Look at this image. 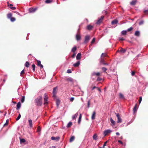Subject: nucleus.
Masks as SVG:
<instances>
[{
  "mask_svg": "<svg viewBox=\"0 0 148 148\" xmlns=\"http://www.w3.org/2000/svg\"><path fill=\"white\" fill-rule=\"evenodd\" d=\"M21 117V115L20 114H19L18 116L16 119V120L18 121V120H19V119Z\"/></svg>",
  "mask_w": 148,
  "mask_h": 148,
  "instance_id": "obj_47",
  "label": "nucleus"
},
{
  "mask_svg": "<svg viewBox=\"0 0 148 148\" xmlns=\"http://www.w3.org/2000/svg\"><path fill=\"white\" fill-rule=\"evenodd\" d=\"M95 38H94L92 39V41H91V44H92V43H94L95 42Z\"/></svg>",
  "mask_w": 148,
  "mask_h": 148,
  "instance_id": "obj_51",
  "label": "nucleus"
},
{
  "mask_svg": "<svg viewBox=\"0 0 148 148\" xmlns=\"http://www.w3.org/2000/svg\"><path fill=\"white\" fill-rule=\"evenodd\" d=\"M118 22V21L117 20L115 19L112 21L111 23L112 25L116 24Z\"/></svg>",
  "mask_w": 148,
  "mask_h": 148,
  "instance_id": "obj_20",
  "label": "nucleus"
},
{
  "mask_svg": "<svg viewBox=\"0 0 148 148\" xmlns=\"http://www.w3.org/2000/svg\"><path fill=\"white\" fill-rule=\"evenodd\" d=\"M144 23V21H140L139 23V25H142Z\"/></svg>",
  "mask_w": 148,
  "mask_h": 148,
  "instance_id": "obj_53",
  "label": "nucleus"
},
{
  "mask_svg": "<svg viewBox=\"0 0 148 148\" xmlns=\"http://www.w3.org/2000/svg\"><path fill=\"white\" fill-rule=\"evenodd\" d=\"M8 122H9V120L7 119L6 121V123L4 124L3 126L4 127L5 126L7 125L8 124Z\"/></svg>",
  "mask_w": 148,
  "mask_h": 148,
  "instance_id": "obj_40",
  "label": "nucleus"
},
{
  "mask_svg": "<svg viewBox=\"0 0 148 148\" xmlns=\"http://www.w3.org/2000/svg\"><path fill=\"white\" fill-rule=\"evenodd\" d=\"M60 101L59 100L57 99L56 101V103L57 107L58 106L60 103Z\"/></svg>",
  "mask_w": 148,
  "mask_h": 148,
  "instance_id": "obj_34",
  "label": "nucleus"
},
{
  "mask_svg": "<svg viewBox=\"0 0 148 148\" xmlns=\"http://www.w3.org/2000/svg\"><path fill=\"white\" fill-rule=\"evenodd\" d=\"M72 123L71 122H69L67 125V127L68 128L70 127L72 125Z\"/></svg>",
  "mask_w": 148,
  "mask_h": 148,
  "instance_id": "obj_31",
  "label": "nucleus"
},
{
  "mask_svg": "<svg viewBox=\"0 0 148 148\" xmlns=\"http://www.w3.org/2000/svg\"><path fill=\"white\" fill-rule=\"evenodd\" d=\"M25 97L24 96H22L21 99V101L22 103H23L25 101Z\"/></svg>",
  "mask_w": 148,
  "mask_h": 148,
  "instance_id": "obj_46",
  "label": "nucleus"
},
{
  "mask_svg": "<svg viewBox=\"0 0 148 148\" xmlns=\"http://www.w3.org/2000/svg\"><path fill=\"white\" fill-rule=\"evenodd\" d=\"M76 38L77 41H79L81 39V36L79 34L77 33V34L76 36Z\"/></svg>",
  "mask_w": 148,
  "mask_h": 148,
  "instance_id": "obj_11",
  "label": "nucleus"
},
{
  "mask_svg": "<svg viewBox=\"0 0 148 148\" xmlns=\"http://www.w3.org/2000/svg\"><path fill=\"white\" fill-rule=\"evenodd\" d=\"M36 61L37 62L38 66H39L41 64V62L40 60H36Z\"/></svg>",
  "mask_w": 148,
  "mask_h": 148,
  "instance_id": "obj_42",
  "label": "nucleus"
},
{
  "mask_svg": "<svg viewBox=\"0 0 148 148\" xmlns=\"http://www.w3.org/2000/svg\"><path fill=\"white\" fill-rule=\"evenodd\" d=\"M60 138L59 136H57L56 137L52 136L51 137V139L52 140H54L56 141H59Z\"/></svg>",
  "mask_w": 148,
  "mask_h": 148,
  "instance_id": "obj_8",
  "label": "nucleus"
},
{
  "mask_svg": "<svg viewBox=\"0 0 148 148\" xmlns=\"http://www.w3.org/2000/svg\"><path fill=\"white\" fill-rule=\"evenodd\" d=\"M77 115H78L77 113L75 114L74 115H73L72 116V119H75L77 117Z\"/></svg>",
  "mask_w": 148,
  "mask_h": 148,
  "instance_id": "obj_37",
  "label": "nucleus"
},
{
  "mask_svg": "<svg viewBox=\"0 0 148 148\" xmlns=\"http://www.w3.org/2000/svg\"><path fill=\"white\" fill-rule=\"evenodd\" d=\"M101 69L103 72L106 73V70H107L106 68L103 67L101 68Z\"/></svg>",
  "mask_w": 148,
  "mask_h": 148,
  "instance_id": "obj_33",
  "label": "nucleus"
},
{
  "mask_svg": "<svg viewBox=\"0 0 148 148\" xmlns=\"http://www.w3.org/2000/svg\"><path fill=\"white\" fill-rule=\"evenodd\" d=\"M96 112L95 111L93 112L91 116V119L92 120H94L95 118Z\"/></svg>",
  "mask_w": 148,
  "mask_h": 148,
  "instance_id": "obj_9",
  "label": "nucleus"
},
{
  "mask_svg": "<svg viewBox=\"0 0 148 148\" xmlns=\"http://www.w3.org/2000/svg\"><path fill=\"white\" fill-rule=\"evenodd\" d=\"M57 87H54L53 88V97H55L57 93Z\"/></svg>",
  "mask_w": 148,
  "mask_h": 148,
  "instance_id": "obj_10",
  "label": "nucleus"
},
{
  "mask_svg": "<svg viewBox=\"0 0 148 148\" xmlns=\"http://www.w3.org/2000/svg\"><path fill=\"white\" fill-rule=\"evenodd\" d=\"M90 101L89 100L88 102V103H87V107L88 108H89V107H90Z\"/></svg>",
  "mask_w": 148,
  "mask_h": 148,
  "instance_id": "obj_54",
  "label": "nucleus"
},
{
  "mask_svg": "<svg viewBox=\"0 0 148 148\" xmlns=\"http://www.w3.org/2000/svg\"><path fill=\"white\" fill-rule=\"evenodd\" d=\"M38 66L40 67V69H41L43 68V66L41 64H40V65Z\"/></svg>",
  "mask_w": 148,
  "mask_h": 148,
  "instance_id": "obj_62",
  "label": "nucleus"
},
{
  "mask_svg": "<svg viewBox=\"0 0 148 148\" xmlns=\"http://www.w3.org/2000/svg\"><path fill=\"white\" fill-rule=\"evenodd\" d=\"M127 31L126 30L122 31L121 32V34L123 35H126L127 33Z\"/></svg>",
  "mask_w": 148,
  "mask_h": 148,
  "instance_id": "obj_28",
  "label": "nucleus"
},
{
  "mask_svg": "<svg viewBox=\"0 0 148 148\" xmlns=\"http://www.w3.org/2000/svg\"><path fill=\"white\" fill-rule=\"evenodd\" d=\"M28 122L29 123V126L31 127H32V120L31 119H30L28 120Z\"/></svg>",
  "mask_w": 148,
  "mask_h": 148,
  "instance_id": "obj_17",
  "label": "nucleus"
},
{
  "mask_svg": "<svg viewBox=\"0 0 148 148\" xmlns=\"http://www.w3.org/2000/svg\"><path fill=\"white\" fill-rule=\"evenodd\" d=\"M29 62H26L25 63V66L27 67H29Z\"/></svg>",
  "mask_w": 148,
  "mask_h": 148,
  "instance_id": "obj_36",
  "label": "nucleus"
},
{
  "mask_svg": "<svg viewBox=\"0 0 148 148\" xmlns=\"http://www.w3.org/2000/svg\"><path fill=\"white\" fill-rule=\"evenodd\" d=\"M75 55H76V54L74 53L72 55V57L73 58H74L75 56Z\"/></svg>",
  "mask_w": 148,
  "mask_h": 148,
  "instance_id": "obj_61",
  "label": "nucleus"
},
{
  "mask_svg": "<svg viewBox=\"0 0 148 148\" xmlns=\"http://www.w3.org/2000/svg\"><path fill=\"white\" fill-rule=\"evenodd\" d=\"M12 14L11 13H9L7 15V17L9 18H10L12 17Z\"/></svg>",
  "mask_w": 148,
  "mask_h": 148,
  "instance_id": "obj_35",
  "label": "nucleus"
},
{
  "mask_svg": "<svg viewBox=\"0 0 148 148\" xmlns=\"http://www.w3.org/2000/svg\"><path fill=\"white\" fill-rule=\"evenodd\" d=\"M112 131L110 130H105L103 132V134L105 136H106L108 134L110 133Z\"/></svg>",
  "mask_w": 148,
  "mask_h": 148,
  "instance_id": "obj_6",
  "label": "nucleus"
},
{
  "mask_svg": "<svg viewBox=\"0 0 148 148\" xmlns=\"http://www.w3.org/2000/svg\"><path fill=\"white\" fill-rule=\"evenodd\" d=\"M32 68H33V70L34 71H35V65L34 64H33L32 65Z\"/></svg>",
  "mask_w": 148,
  "mask_h": 148,
  "instance_id": "obj_49",
  "label": "nucleus"
},
{
  "mask_svg": "<svg viewBox=\"0 0 148 148\" xmlns=\"http://www.w3.org/2000/svg\"><path fill=\"white\" fill-rule=\"evenodd\" d=\"M115 114H116V115L117 118L118 120H117V123H121L122 121L120 117V116L119 114V113L116 114L115 113Z\"/></svg>",
  "mask_w": 148,
  "mask_h": 148,
  "instance_id": "obj_5",
  "label": "nucleus"
},
{
  "mask_svg": "<svg viewBox=\"0 0 148 148\" xmlns=\"http://www.w3.org/2000/svg\"><path fill=\"white\" fill-rule=\"evenodd\" d=\"M41 131V128L40 126H38L37 128V132H40Z\"/></svg>",
  "mask_w": 148,
  "mask_h": 148,
  "instance_id": "obj_43",
  "label": "nucleus"
},
{
  "mask_svg": "<svg viewBox=\"0 0 148 148\" xmlns=\"http://www.w3.org/2000/svg\"><path fill=\"white\" fill-rule=\"evenodd\" d=\"M93 138L95 140L97 139V136L96 134H95L93 136Z\"/></svg>",
  "mask_w": 148,
  "mask_h": 148,
  "instance_id": "obj_22",
  "label": "nucleus"
},
{
  "mask_svg": "<svg viewBox=\"0 0 148 148\" xmlns=\"http://www.w3.org/2000/svg\"><path fill=\"white\" fill-rule=\"evenodd\" d=\"M90 39V36L88 35L86 36L85 37L84 42L85 43H88Z\"/></svg>",
  "mask_w": 148,
  "mask_h": 148,
  "instance_id": "obj_4",
  "label": "nucleus"
},
{
  "mask_svg": "<svg viewBox=\"0 0 148 148\" xmlns=\"http://www.w3.org/2000/svg\"><path fill=\"white\" fill-rule=\"evenodd\" d=\"M93 75H96L97 76H99L100 75V73L99 72H97V73H93L92 74Z\"/></svg>",
  "mask_w": 148,
  "mask_h": 148,
  "instance_id": "obj_30",
  "label": "nucleus"
},
{
  "mask_svg": "<svg viewBox=\"0 0 148 148\" xmlns=\"http://www.w3.org/2000/svg\"><path fill=\"white\" fill-rule=\"evenodd\" d=\"M9 7L12 10H14L16 9V8L15 7Z\"/></svg>",
  "mask_w": 148,
  "mask_h": 148,
  "instance_id": "obj_59",
  "label": "nucleus"
},
{
  "mask_svg": "<svg viewBox=\"0 0 148 148\" xmlns=\"http://www.w3.org/2000/svg\"><path fill=\"white\" fill-rule=\"evenodd\" d=\"M119 51L122 53H125L126 51V50L121 48Z\"/></svg>",
  "mask_w": 148,
  "mask_h": 148,
  "instance_id": "obj_23",
  "label": "nucleus"
},
{
  "mask_svg": "<svg viewBox=\"0 0 148 148\" xmlns=\"http://www.w3.org/2000/svg\"><path fill=\"white\" fill-rule=\"evenodd\" d=\"M37 9L36 8H29V12L30 13L34 12Z\"/></svg>",
  "mask_w": 148,
  "mask_h": 148,
  "instance_id": "obj_12",
  "label": "nucleus"
},
{
  "mask_svg": "<svg viewBox=\"0 0 148 148\" xmlns=\"http://www.w3.org/2000/svg\"><path fill=\"white\" fill-rule=\"evenodd\" d=\"M75 137L74 136L71 137L70 139V142H73L75 139Z\"/></svg>",
  "mask_w": 148,
  "mask_h": 148,
  "instance_id": "obj_25",
  "label": "nucleus"
},
{
  "mask_svg": "<svg viewBox=\"0 0 148 148\" xmlns=\"http://www.w3.org/2000/svg\"><path fill=\"white\" fill-rule=\"evenodd\" d=\"M20 141L21 143H23L25 142V139L22 138L20 139Z\"/></svg>",
  "mask_w": 148,
  "mask_h": 148,
  "instance_id": "obj_39",
  "label": "nucleus"
},
{
  "mask_svg": "<svg viewBox=\"0 0 148 148\" xmlns=\"http://www.w3.org/2000/svg\"><path fill=\"white\" fill-rule=\"evenodd\" d=\"M81 53H78L76 56V59L77 60H80L81 59Z\"/></svg>",
  "mask_w": 148,
  "mask_h": 148,
  "instance_id": "obj_15",
  "label": "nucleus"
},
{
  "mask_svg": "<svg viewBox=\"0 0 148 148\" xmlns=\"http://www.w3.org/2000/svg\"><path fill=\"white\" fill-rule=\"evenodd\" d=\"M124 40H125V39H124L123 38H119V41H123Z\"/></svg>",
  "mask_w": 148,
  "mask_h": 148,
  "instance_id": "obj_52",
  "label": "nucleus"
},
{
  "mask_svg": "<svg viewBox=\"0 0 148 148\" xmlns=\"http://www.w3.org/2000/svg\"><path fill=\"white\" fill-rule=\"evenodd\" d=\"M25 73L24 69H23L21 72L20 75L21 76H22V75Z\"/></svg>",
  "mask_w": 148,
  "mask_h": 148,
  "instance_id": "obj_41",
  "label": "nucleus"
},
{
  "mask_svg": "<svg viewBox=\"0 0 148 148\" xmlns=\"http://www.w3.org/2000/svg\"><path fill=\"white\" fill-rule=\"evenodd\" d=\"M136 1H132V2H130V4L132 5H134L136 4Z\"/></svg>",
  "mask_w": 148,
  "mask_h": 148,
  "instance_id": "obj_27",
  "label": "nucleus"
},
{
  "mask_svg": "<svg viewBox=\"0 0 148 148\" xmlns=\"http://www.w3.org/2000/svg\"><path fill=\"white\" fill-rule=\"evenodd\" d=\"M104 18V16H102L100 18L98 19L96 22V23L97 24H99L102 22V20Z\"/></svg>",
  "mask_w": 148,
  "mask_h": 148,
  "instance_id": "obj_7",
  "label": "nucleus"
},
{
  "mask_svg": "<svg viewBox=\"0 0 148 148\" xmlns=\"http://www.w3.org/2000/svg\"><path fill=\"white\" fill-rule=\"evenodd\" d=\"M119 98L121 99H124V96L121 93L119 94Z\"/></svg>",
  "mask_w": 148,
  "mask_h": 148,
  "instance_id": "obj_32",
  "label": "nucleus"
},
{
  "mask_svg": "<svg viewBox=\"0 0 148 148\" xmlns=\"http://www.w3.org/2000/svg\"><path fill=\"white\" fill-rule=\"evenodd\" d=\"M142 98L141 97H139V104H140L141 101H142Z\"/></svg>",
  "mask_w": 148,
  "mask_h": 148,
  "instance_id": "obj_55",
  "label": "nucleus"
},
{
  "mask_svg": "<svg viewBox=\"0 0 148 148\" xmlns=\"http://www.w3.org/2000/svg\"><path fill=\"white\" fill-rule=\"evenodd\" d=\"M107 54L106 53H102L101 56V58H103L104 57L107 56Z\"/></svg>",
  "mask_w": 148,
  "mask_h": 148,
  "instance_id": "obj_26",
  "label": "nucleus"
},
{
  "mask_svg": "<svg viewBox=\"0 0 148 148\" xmlns=\"http://www.w3.org/2000/svg\"><path fill=\"white\" fill-rule=\"evenodd\" d=\"M118 142L120 143L121 144H123V143L122 141L120 140H119L118 141Z\"/></svg>",
  "mask_w": 148,
  "mask_h": 148,
  "instance_id": "obj_64",
  "label": "nucleus"
},
{
  "mask_svg": "<svg viewBox=\"0 0 148 148\" xmlns=\"http://www.w3.org/2000/svg\"><path fill=\"white\" fill-rule=\"evenodd\" d=\"M82 118V115L81 114H80L79 116V119L78 121V123L79 124L80 123L81 119Z\"/></svg>",
  "mask_w": 148,
  "mask_h": 148,
  "instance_id": "obj_29",
  "label": "nucleus"
},
{
  "mask_svg": "<svg viewBox=\"0 0 148 148\" xmlns=\"http://www.w3.org/2000/svg\"><path fill=\"white\" fill-rule=\"evenodd\" d=\"M16 106V109L17 110H18L21 107V103L20 102H19L17 103Z\"/></svg>",
  "mask_w": 148,
  "mask_h": 148,
  "instance_id": "obj_18",
  "label": "nucleus"
},
{
  "mask_svg": "<svg viewBox=\"0 0 148 148\" xmlns=\"http://www.w3.org/2000/svg\"><path fill=\"white\" fill-rule=\"evenodd\" d=\"M134 35L137 36L138 37L140 35V32L139 31H136L134 34Z\"/></svg>",
  "mask_w": 148,
  "mask_h": 148,
  "instance_id": "obj_19",
  "label": "nucleus"
},
{
  "mask_svg": "<svg viewBox=\"0 0 148 148\" xmlns=\"http://www.w3.org/2000/svg\"><path fill=\"white\" fill-rule=\"evenodd\" d=\"M77 49V47L76 46H75L72 49L71 51L73 52V53H75V51H76Z\"/></svg>",
  "mask_w": 148,
  "mask_h": 148,
  "instance_id": "obj_24",
  "label": "nucleus"
},
{
  "mask_svg": "<svg viewBox=\"0 0 148 148\" xmlns=\"http://www.w3.org/2000/svg\"><path fill=\"white\" fill-rule=\"evenodd\" d=\"M80 64V62L78 61L77 63H75L73 64L74 66L75 67H77L79 66Z\"/></svg>",
  "mask_w": 148,
  "mask_h": 148,
  "instance_id": "obj_16",
  "label": "nucleus"
},
{
  "mask_svg": "<svg viewBox=\"0 0 148 148\" xmlns=\"http://www.w3.org/2000/svg\"><path fill=\"white\" fill-rule=\"evenodd\" d=\"M52 2V0H46L45 1V3H50Z\"/></svg>",
  "mask_w": 148,
  "mask_h": 148,
  "instance_id": "obj_38",
  "label": "nucleus"
},
{
  "mask_svg": "<svg viewBox=\"0 0 148 148\" xmlns=\"http://www.w3.org/2000/svg\"><path fill=\"white\" fill-rule=\"evenodd\" d=\"M93 26L91 25H88L86 27V29L87 30H92L93 28Z\"/></svg>",
  "mask_w": 148,
  "mask_h": 148,
  "instance_id": "obj_13",
  "label": "nucleus"
},
{
  "mask_svg": "<svg viewBox=\"0 0 148 148\" xmlns=\"http://www.w3.org/2000/svg\"><path fill=\"white\" fill-rule=\"evenodd\" d=\"M8 5L9 6H10V7H12V6H13V5L12 4H9V3H8Z\"/></svg>",
  "mask_w": 148,
  "mask_h": 148,
  "instance_id": "obj_63",
  "label": "nucleus"
},
{
  "mask_svg": "<svg viewBox=\"0 0 148 148\" xmlns=\"http://www.w3.org/2000/svg\"><path fill=\"white\" fill-rule=\"evenodd\" d=\"M131 74H132V76H134L135 75V72L134 71H132Z\"/></svg>",
  "mask_w": 148,
  "mask_h": 148,
  "instance_id": "obj_60",
  "label": "nucleus"
},
{
  "mask_svg": "<svg viewBox=\"0 0 148 148\" xmlns=\"http://www.w3.org/2000/svg\"><path fill=\"white\" fill-rule=\"evenodd\" d=\"M67 72L69 73H71V70L68 69L67 70Z\"/></svg>",
  "mask_w": 148,
  "mask_h": 148,
  "instance_id": "obj_56",
  "label": "nucleus"
},
{
  "mask_svg": "<svg viewBox=\"0 0 148 148\" xmlns=\"http://www.w3.org/2000/svg\"><path fill=\"white\" fill-rule=\"evenodd\" d=\"M44 105H47L48 104V97L46 93H45L44 95Z\"/></svg>",
  "mask_w": 148,
  "mask_h": 148,
  "instance_id": "obj_2",
  "label": "nucleus"
},
{
  "mask_svg": "<svg viewBox=\"0 0 148 148\" xmlns=\"http://www.w3.org/2000/svg\"><path fill=\"white\" fill-rule=\"evenodd\" d=\"M133 29V28L132 27H130V28H128L127 30V32H130Z\"/></svg>",
  "mask_w": 148,
  "mask_h": 148,
  "instance_id": "obj_45",
  "label": "nucleus"
},
{
  "mask_svg": "<svg viewBox=\"0 0 148 148\" xmlns=\"http://www.w3.org/2000/svg\"><path fill=\"white\" fill-rule=\"evenodd\" d=\"M11 21L12 22H14L15 20V18L14 17H11L10 18Z\"/></svg>",
  "mask_w": 148,
  "mask_h": 148,
  "instance_id": "obj_48",
  "label": "nucleus"
},
{
  "mask_svg": "<svg viewBox=\"0 0 148 148\" xmlns=\"http://www.w3.org/2000/svg\"><path fill=\"white\" fill-rule=\"evenodd\" d=\"M144 12L145 14H148V10H145L144 11Z\"/></svg>",
  "mask_w": 148,
  "mask_h": 148,
  "instance_id": "obj_50",
  "label": "nucleus"
},
{
  "mask_svg": "<svg viewBox=\"0 0 148 148\" xmlns=\"http://www.w3.org/2000/svg\"><path fill=\"white\" fill-rule=\"evenodd\" d=\"M100 64H103L104 65H108L109 64V63L106 62L103 58H101L100 61Z\"/></svg>",
  "mask_w": 148,
  "mask_h": 148,
  "instance_id": "obj_3",
  "label": "nucleus"
},
{
  "mask_svg": "<svg viewBox=\"0 0 148 148\" xmlns=\"http://www.w3.org/2000/svg\"><path fill=\"white\" fill-rule=\"evenodd\" d=\"M34 102L36 105L38 106H40L42 104V97L41 96H39L35 99Z\"/></svg>",
  "mask_w": 148,
  "mask_h": 148,
  "instance_id": "obj_1",
  "label": "nucleus"
},
{
  "mask_svg": "<svg viewBox=\"0 0 148 148\" xmlns=\"http://www.w3.org/2000/svg\"><path fill=\"white\" fill-rule=\"evenodd\" d=\"M65 80L68 82H72L73 81V79L71 77H66L65 78Z\"/></svg>",
  "mask_w": 148,
  "mask_h": 148,
  "instance_id": "obj_14",
  "label": "nucleus"
},
{
  "mask_svg": "<svg viewBox=\"0 0 148 148\" xmlns=\"http://www.w3.org/2000/svg\"><path fill=\"white\" fill-rule=\"evenodd\" d=\"M137 104H136L133 110V112L134 113L137 111L136 109Z\"/></svg>",
  "mask_w": 148,
  "mask_h": 148,
  "instance_id": "obj_21",
  "label": "nucleus"
},
{
  "mask_svg": "<svg viewBox=\"0 0 148 148\" xmlns=\"http://www.w3.org/2000/svg\"><path fill=\"white\" fill-rule=\"evenodd\" d=\"M110 120L111 123L113 124L114 125L115 121L112 119V118H110Z\"/></svg>",
  "mask_w": 148,
  "mask_h": 148,
  "instance_id": "obj_44",
  "label": "nucleus"
},
{
  "mask_svg": "<svg viewBox=\"0 0 148 148\" xmlns=\"http://www.w3.org/2000/svg\"><path fill=\"white\" fill-rule=\"evenodd\" d=\"M102 80L101 78L99 77H98L97 79V81H100Z\"/></svg>",
  "mask_w": 148,
  "mask_h": 148,
  "instance_id": "obj_57",
  "label": "nucleus"
},
{
  "mask_svg": "<svg viewBox=\"0 0 148 148\" xmlns=\"http://www.w3.org/2000/svg\"><path fill=\"white\" fill-rule=\"evenodd\" d=\"M74 100V97H71L70 99V101L71 102H73Z\"/></svg>",
  "mask_w": 148,
  "mask_h": 148,
  "instance_id": "obj_58",
  "label": "nucleus"
}]
</instances>
